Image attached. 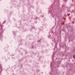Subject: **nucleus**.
I'll list each match as a JSON object with an SVG mask.
<instances>
[{
    "mask_svg": "<svg viewBox=\"0 0 75 75\" xmlns=\"http://www.w3.org/2000/svg\"><path fill=\"white\" fill-rule=\"evenodd\" d=\"M73 58H75V55H73Z\"/></svg>",
    "mask_w": 75,
    "mask_h": 75,
    "instance_id": "1",
    "label": "nucleus"
}]
</instances>
